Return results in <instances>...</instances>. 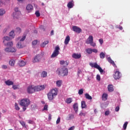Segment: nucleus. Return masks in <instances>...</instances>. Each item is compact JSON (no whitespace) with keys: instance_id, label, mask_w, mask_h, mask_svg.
I'll list each match as a JSON object with an SVG mask.
<instances>
[{"instance_id":"864d4df0","label":"nucleus","mask_w":130,"mask_h":130,"mask_svg":"<svg viewBox=\"0 0 130 130\" xmlns=\"http://www.w3.org/2000/svg\"><path fill=\"white\" fill-rule=\"evenodd\" d=\"M48 105H46L44 106V109L43 110H48Z\"/></svg>"},{"instance_id":"338daca9","label":"nucleus","mask_w":130,"mask_h":130,"mask_svg":"<svg viewBox=\"0 0 130 130\" xmlns=\"http://www.w3.org/2000/svg\"><path fill=\"white\" fill-rule=\"evenodd\" d=\"M53 34H54V31H53V30H52L51 31V35L52 36V35H53Z\"/></svg>"},{"instance_id":"13d9d810","label":"nucleus","mask_w":130,"mask_h":130,"mask_svg":"<svg viewBox=\"0 0 130 130\" xmlns=\"http://www.w3.org/2000/svg\"><path fill=\"white\" fill-rule=\"evenodd\" d=\"M96 80L98 81H100V80H101V78L100 77V75H96Z\"/></svg>"},{"instance_id":"f704fd0d","label":"nucleus","mask_w":130,"mask_h":130,"mask_svg":"<svg viewBox=\"0 0 130 130\" xmlns=\"http://www.w3.org/2000/svg\"><path fill=\"white\" fill-rule=\"evenodd\" d=\"M6 14V11L4 9H0V16H4Z\"/></svg>"},{"instance_id":"0e129e2a","label":"nucleus","mask_w":130,"mask_h":130,"mask_svg":"<svg viewBox=\"0 0 130 130\" xmlns=\"http://www.w3.org/2000/svg\"><path fill=\"white\" fill-rule=\"evenodd\" d=\"M48 119L49 120H51V114H49Z\"/></svg>"},{"instance_id":"49530a36","label":"nucleus","mask_w":130,"mask_h":130,"mask_svg":"<svg viewBox=\"0 0 130 130\" xmlns=\"http://www.w3.org/2000/svg\"><path fill=\"white\" fill-rule=\"evenodd\" d=\"M96 64H97V63H90L89 65L90 66V67H91V68H95L96 69V67H95V66Z\"/></svg>"},{"instance_id":"dca6fc26","label":"nucleus","mask_w":130,"mask_h":130,"mask_svg":"<svg viewBox=\"0 0 130 130\" xmlns=\"http://www.w3.org/2000/svg\"><path fill=\"white\" fill-rule=\"evenodd\" d=\"M60 64H61V66H63V67H68L69 64V62H68V61H67L61 60L60 61Z\"/></svg>"},{"instance_id":"79ce46f5","label":"nucleus","mask_w":130,"mask_h":130,"mask_svg":"<svg viewBox=\"0 0 130 130\" xmlns=\"http://www.w3.org/2000/svg\"><path fill=\"white\" fill-rule=\"evenodd\" d=\"M17 51V49L14 47L10 48V52H16Z\"/></svg>"},{"instance_id":"1a4fd4ad","label":"nucleus","mask_w":130,"mask_h":130,"mask_svg":"<svg viewBox=\"0 0 130 130\" xmlns=\"http://www.w3.org/2000/svg\"><path fill=\"white\" fill-rule=\"evenodd\" d=\"M27 92L29 94H32V93H35V88L34 85L29 86L27 88Z\"/></svg>"},{"instance_id":"e433bc0d","label":"nucleus","mask_w":130,"mask_h":130,"mask_svg":"<svg viewBox=\"0 0 130 130\" xmlns=\"http://www.w3.org/2000/svg\"><path fill=\"white\" fill-rule=\"evenodd\" d=\"M41 76L43 78H45V77L47 76V72L45 71L43 72Z\"/></svg>"},{"instance_id":"7ed1b4c3","label":"nucleus","mask_w":130,"mask_h":130,"mask_svg":"<svg viewBox=\"0 0 130 130\" xmlns=\"http://www.w3.org/2000/svg\"><path fill=\"white\" fill-rule=\"evenodd\" d=\"M30 103H31V102L28 99H24L21 100L20 105L23 107L22 108L23 111H26V109L30 105Z\"/></svg>"},{"instance_id":"de8ad7c7","label":"nucleus","mask_w":130,"mask_h":130,"mask_svg":"<svg viewBox=\"0 0 130 130\" xmlns=\"http://www.w3.org/2000/svg\"><path fill=\"white\" fill-rule=\"evenodd\" d=\"M86 113L81 112L79 114V116H86Z\"/></svg>"},{"instance_id":"9d476101","label":"nucleus","mask_w":130,"mask_h":130,"mask_svg":"<svg viewBox=\"0 0 130 130\" xmlns=\"http://www.w3.org/2000/svg\"><path fill=\"white\" fill-rule=\"evenodd\" d=\"M113 77L115 80H119V79L121 78V73H120L119 71H116L115 72V74L114 75Z\"/></svg>"},{"instance_id":"c756f323","label":"nucleus","mask_w":130,"mask_h":130,"mask_svg":"<svg viewBox=\"0 0 130 130\" xmlns=\"http://www.w3.org/2000/svg\"><path fill=\"white\" fill-rule=\"evenodd\" d=\"M56 84L57 87H60L61 86V84H62V81L58 80L56 81Z\"/></svg>"},{"instance_id":"4be33fe9","label":"nucleus","mask_w":130,"mask_h":130,"mask_svg":"<svg viewBox=\"0 0 130 130\" xmlns=\"http://www.w3.org/2000/svg\"><path fill=\"white\" fill-rule=\"evenodd\" d=\"M70 40H71V38L69 36H68L64 41V44L67 45L69 44V43L70 42Z\"/></svg>"},{"instance_id":"4d7b16f0","label":"nucleus","mask_w":130,"mask_h":130,"mask_svg":"<svg viewBox=\"0 0 130 130\" xmlns=\"http://www.w3.org/2000/svg\"><path fill=\"white\" fill-rule=\"evenodd\" d=\"M38 42L37 41V40L34 41L32 43V45H36V44H37Z\"/></svg>"},{"instance_id":"c85d7f7f","label":"nucleus","mask_w":130,"mask_h":130,"mask_svg":"<svg viewBox=\"0 0 130 130\" xmlns=\"http://www.w3.org/2000/svg\"><path fill=\"white\" fill-rule=\"evenodd\" d=\"M85 96L86 99H88V100H92V96L89 95V93H85Z\"/></svg>"},{"instance_id":"5fc2aeb1","label":"nucleus","mask_w":130,"mask_h":130,"mask_svg":"<svg viewBox=\"0 0 130 130\" xmlns=\"http://www.w3.org/2000/svg\"><path fill=\"white\" fill-rule=\"evenodd\" d=\"M92 52H94V53H97L98 52V50L96 49H92Z\"/></svg>"},{"instance_id":"f3484780","label":"nucleus","mask_w":130,"mask_h":130,"mask_svg":"<svg viewBox=\"0 0 130 130\" xmlns=\"http://www.w3.org/2000/svg\"><path fill=\"white\" fill-rule=\"evenodd\" d=\"M6 85H7V86H12L13 85H14V82L10 80H7L5 82Z\"/></svg>"},{"instance_id":"4c0bfd02","label":"nucleus","mask_w":130,"mask_h":130,"mask_svg":"<svg viewBox=\"0 0 130 130\" xmlns=\"http://www.w3.org/2000/svg\"><path fill=\"white\" fill-rule=\"evenodd\" d=\"M15 109H16L17 111L20 110V107H19V105H18V104L15 103Z\"/></svg>"},{"instance_id":"58836bf2","label":"nucleus","mask_w":130,"mask_h":130,"mask_svg":"<svg viewBox=\"0 0 130 130\" xmlns=\"http://www.w3.org/2000/svg\"><path fill=\"white\" fill-rule=\"evenodd\" d=\"M83 93H84V89L83 88H81L79 90V91H78L79 95H82L83 94Z\"/></svg>"},{"instance_id":"7c9ffc66","label":"nucleus","mask_w":130,"mask_h":130,"mask_svg":"<svg viewBox=\"0 0 130 130\" xmlns=\"http://www.w3.org/2000/svg\"><path fill=\"white\" fill-rule=\"evenodd\" d=\"M9 36L11 38H15V32H14L13 30H12L10 33H9Z\"/></svg>"},{"instance_id":"bb28decb","label":"nucleus","mask_w":130,"mask_h":130,"mask_svg":"<svg viewBox=\"0 0 130 130\" xmlns=\"http://www.w3.org/2000/svg\"><path fill=\"white\" fill-rule=\"evenodd\" d=\"M107 97H108V95L106 93H104L102 95V99L104 101H106L107 100Z\"/></svg>"},{"instance_id":"9b49d317","label":"nucleus","mask_w":130,"mask_h":130,"mask_svg":"<svg viewBox=\"0 0 130 130\" xmlns=\"http://www.w3.org/2000/svg\"><path fill=\"white\" fill-rule=\"evenodd\" d=\"M14 10L15 12L13 13L14 18H19V16H20V15L21 14V12L19 11V8H15Z\"/></svg>"},{"instance_id":"39448f33","label":"nucleus","mask_w":130,"mask_h":130,"mask_svg":"<svg viewBox=\"0 0 130 130\" xmlns=\"http://www.w3.org/2000/svg\"><path fill=\"white\" fill-rule=\"evenodd\" d=\"M60 48H59V46H56L55 48V50H54L53 53L52 54L51 57L52 58H53L54 57H56L57 55L59 54V50Z\"/></svg>"},{"instance_id":"cd10ccee","label":"nucleus","mask_w":130,"mask_h":130,"mask_svg":"<svg viewBox=\"0 0 130 130\" xmlns=\"http://www.w3.org/2000/svg\"><path fill=\"white\" fill-rule=\"evenodd\" d=\"M66 103H68V104H71V102H73V98H70L66 100Z\"/></svg>"},{"instance_id":"774afa93","label":"nucleus","mask_w":130,"mask_h":130,"mask_svg":"<svg viewBox=\"0 0 130 130\" xmlns=\"http://www.w3.org/2000/svg\"><path fill=\"white\" fill-rule=\"evenodd\" d=\"M70 118H74V115H71L70 116Z\"/></svg>"},{"instance_id":"aec40b11","label":"nucleus","mask_w":130,"mask_h":130,"mask_svg":"<svg viewBox=\"0 0 130 130\" xmlns=\"http://www.w3.org/2000/svg\"><path fill=\"white\" fill-rule=\"evenodd\" d=\"M95 69H97L98 70H99L100 73H103L104 71L102 70V68H101V67H100V66L98 64H96L95 65Z\"/></svg>"},{"instance_id":"ddd939ff","label":"nucleus","mask_w":130,"mask_h":130,"mask_svg":"<svg viewBox=\"0 0 130 130\" xmlns=\"http://www.w3.org/2000/svg\"><path fill=\"white\" fill-rule=\"evenodd\" d=\"M81 57L82 55H81V54L73 53L72 54V57L75 59H79V58H81Z\"/></svg>"},{"instance_id":"6ab92c4d","label":"nucleus","mask_w":130,"mask_h":130,"mask_svg":"<svg viewBox=\"0 0 130 130\" xmlns=\"http://www.w3.org/2000/svg\"><path fill=\"white\" fill-rule=\"evenodd\" d=\"M108 90L109 92H113L114 89L113 88V85H109L108 86Z\"/></svg>"},{"instance_id":"6e6552de","label":"nucleus","mask_w":130,"mask_h":130,"mask_svg":"<svg viewBox=\"0 0 130 130\" xmlns=\"http://www.w3.org/2000/svg\"><path fill=\"white\" fill-rule=\"evenodd\" d=\"M42 58V55H37L34 58L32 59V62L34 63H35V62H39L40 60H41V59Z\"/></svg>"},{"instance_id":"603ef678","label":"nucleus","mask_w":130,"mask_h":130,"mask_svg":"<svg viewBox=\"0 0 130 130\" xmlns=\"http://www.w3.org/2000/svg\"><path fill=\"white\" fill-rule=\"evenodd\" d=\"M60 122V117H58L56 120V124H58Z\"/></svg>"},{"instance_id":"393cba45","label":"nucleus","mask_w":130,"mask_h":130,"mask_svg":"<svg viewBox=\"0 0 130 130\" xmlns=\"http://www.w3.org/2000/svg\"><path fill=\"white\" fill-rule=\"evenodd\" d=\"M16 47L17 48H23V47H24V46L22 45V42H19L17 43Z\"/></svg>"},{"instance_id":"e2e57ef3","label":"nucleus","mask_w":130,"mask_h":130,"mask_svg":"<svg viewBox=\"0 0 130 130\" xmlns=\"http://www.w3.org/2000/svg\"><path fill=\"white\" fill-rule=\"evenodd\" d=\"M75 129V126H72L70 128H69L68 130H74Z\"/></svg>"},{"instance_id":"f8f14e48","label":"nucleus","mask_w":130,"mask_h":130,"mask_svg":"<svg viewBox=\"0 0 130 130\" xmlns=\"http://www.w3.org/2000/svg\"><path fill=\"white\" fill-rule=\"evenodd\" d=\"M72 29L74 32L80 34L82 32V29L77 26H73Z\"/></svg>"},{"instance_id":"6e6d98bb","label":"nucleus","mask_w":130,"mask_h":130,"mask_svg":"<svg viewBox=\"0 0 130 130\" xmlns=\"http://www.w3.org/2000/svg\"><path fill=\"white\" fill-rule=\"evenodd\" d=\"M2 68L4 70H6V69H8V66H7V65H2Z\"/></svg>"},{"instance_id":"72a5a7b5","label":"nucleus","mask_w":130,"mask_h":130,"mask_svg":"<svg viewBox=\"0 0 130 130\" xmlns=\"http://www.w3.org/2000/svg\"><path fill=\"white\" fill-rule=\"evenodd\" d=\"M100 57L102 59L105 58V53H103V52H101L100 54Z\"/></svg>"},{"instance_id":"680f3d73","label":"nucleus","mask_w":130,"mask_h":130,"mask_svg":"<svg viewBox=\"0 0 130 130\" xmlns=\"http://www.w3.org/2000/svg\"><path fill=\"white\" fill-rule=\"evenodd\" d=\"M100 44H103V39H100L99 40Z\"/></svg>"},{"instance_id":"0eeeda50","label":"nucleus","mask_w":130,"mask_h":130,"mask_svg":"<svg viewBox=\"0 0 130 130\" xmlns=\"http://www.w3.org/2000/svg\"><path fill=\"white\" fill-rule=\"evenodd\" d=\"M44 89H45V85H44L35 86V92H39V91H42Z\"/></svg>"},{"instance_id":"bf43d9fd","label":"nucleus","mask_w":130,"mask_h":130,"mask_svg":"<svg viewBox=\"0 0 130 130\" xmlns=\"http://www.w3.org/2000/svg\"><path fill=\"white\" fill-rule=\"evenodd\" d=\"M82 74V71L80 69L78 70V72H77V75L78 76H80V74Z\"/></svg>"},{"instance_id":"a19ab883","label":"nucleus","mask_w":130,"mask_h":130,"mask_svg":"<svg viewBox=\"0 0 130 130\" xmlns=\"http://www.w3.org/2000/svg\"><path fill=\"white\" fill-rule=\"evenodd\" d=\"M128 122H125L124 124H123V129H126V127L127 126V124H128Z\"/></svg>"},{"instance_id":"20e7f679","label":"nucleus","mask_w":130,"mask_h":130,"mask_svg":"<svg viewBox=\"0 0 130 130\" xmlns=\"http://www.w3.org/2000/svg\"><path fill=\"white\" fill-rule=\"evenodd\" d=\"M4 40L3 41V43L5 46H8L9 47H12L13 45V42H8V41H10L11 40V38L9 37H5Z\"/></svg>"},{"instance_id":"a18cd8bd","label":"nucleus","mask_w":130,"mask_h":130,"mask_svg":"<svg viewBox=\"0 0 130 130\" xmlns=\"http://www.w3.org/2000/svg\"><path fill=\"white\" fill-rule=\"evenodd\" d=\"M28 123H29V124H35V122L32 120H28Z\"/></svg>"},{"instance_id":"4468645a","label":"nucleus","mask_w":130,"mask_h":130,"mask_svg":"<svg viewBox=\"0 0 130 130\" xmlns=\"http://www.w3.org/2000/svg\"><path fill=\"white\" fill-rule=\"evenodd\" d=\"M75 6V2L74 1H71L69 2L67 5V7L69 9H72Z\"/></svg>"},{"instance_id":"412c9836","label":"nucleus","mask_w":130,"mask_h":130,"mask_svg":"<svg viewBox=\"0 0 130 130\" xmlns=\"http://www.w3.org/2000/svg\"><path fill=\"white\" fill-rule=\"evenodd\" d=\"M18 64L19 67H24L26 64V62L24 60H20L19 61Z\"/></svg>"},{"instance_id":"5701e85b","label":"nucleus","mask_w":130,"mask_h":130,"mask_svg":"<svg viewBox=\"0 0 130 130\" xmlns=\"http://www.w3.org/2000/svg\"><path fill=\"white\" fill-rule=\"evenodd\" d=\"M73 108L75 112H77L79 110V107H78V103H75L73 105Z\"/></svg>"},{"instance_id":"ea45409f","label":"nucleus","mask_w":130,"mask_h":130,"mask_svg":"<svg viewBox=\"0 0 130 130\" xmlns=\"http://www.w3.org/2000/svg\"><path fill=\"white\" fill-rule=\"evenodd\" d=\"M16 31L17 33H18L19 34H20V33H21V32H22V30L21 29V28L20 27H17L16 28Z\"/></svg>"},{"instance_id":"f257e3e1","label":"nucleus","mask_w":130,"mask_h":130,"mask_svg":"<svg viewBox=\"0 0 130 130\" xmlns=\"http://www.w3.org/2000/svg\"><path fill=\"white\" fill-rule=\"evenodd\" d=\"M58 93V89L55 88H53L50 90V91L48 93L47 96L48 99L50 101H52V100L57 96V94Z\"/></svg>"},{"instance_id":"37998d69","label":"nucleus","mask_w":130,"mask_h":130,"mask_svg":"<svg viewBox=\"0 0 130 130\" xmlns=\"http://www.w3.org/2000/svg\"><path fill=\"white\" fill-rule=\"evenodd\" d=\"M12 88L14 90H17V89H19V85H13Z\"/></svg>"},{"instance_id":"8fccbe9b","label":"nucleus","mask_w":130,"mask_h":130,"mask_svg":"<svg viewBox=\"0 0 130 130\" xmlns=\"http://www.w3.org/2000/svg\"><path fill=\"white\" fill-rule=\"evenodd\" d=\"M26 39V36H23L21 39L20 40V42H21L22 41H24Z\"/></svg>"},{"instance_id":"a878e982","label":"nucleus","mask_w":130,"mask_h":130,"mask_svg":"<svg viewBox=\"0 0 130 130\" xmlns=\"http://www.w3.org/2000/svg\"><path fill=\"white\" fill-rule=\"evenodd\" d=\"M19 123L22 125V126L24 127V128H27V126L26 125V122H25V121H20Z\"/></svg>"},{"instance_id":"b1692460","label":"nucleus","mask_w":130,"mask_h":130,"mask_svg":"<svg viewBox=\"0 0 130 130\" xmlns=\"http://www.w3.org/2000/svg\"><path fill=\"white\" fill-rule=\"evenodd\" d=\"M81 108L82 109L87 108V105H86V102L84 101L81 102Z\"/></svg>"},{"instance_id":"423d86ee","label":"nucleus","mask_w":130,"mask_h":130,"mask_svg":"<svg viewBox=\"0 0 130 130\" xmlns=\"http://www.w3.org/2000/svg\"><path fill=\"white\" fill-rule=\"evenodd\" d=\"M88 42H86L87 44H90L91 46H93V47H95L96 46V43L93 42V36H89L88 38Z\"/></svg>"},{"instance_id":"3c124183","label":"nucleus","mask_w":130,"mask_h":130,"mask_svg":"<svg viewBox=\"0 0 130 130\" xmlns=\"http://www.w3.org/2000/svg\"><path fill=\"white\" fill-rule=\"evenodd\" d=\"M6 52H11V49L9 48H6L5 49Z\"/></svg>"},{"instance_id":"a211bd4d","label":"nucleus","mask_w":130,"mask_h":130,"mask_svg":"<svg viewBox=\"0 0 130 130\" xmlns=\"http://www.w3.org/2000/svg\"><path fill=\"white\" fill-rule=\"evenodd\" d=\"M26 9L27 11H33V6L31 4H28L26 6Z\"/></svg>"},{"instance_id":"473e14b6","label":"nucleus","mask_w":130,"mask_h":130,"mask_svg":"<svg viewBox=\"0 0 130 130\" xmlns=\"http://www.w3.org/2000/svg\"><path fill=\"white\" fill-rule=\"evenodd\" d=\"M48 43H49V41H45L44 42L41 44V47H45V45H46V44H48Z\"/></svg>"},{"instance_id":"052dcab7","label":"nucleus","mask_w":130,"mask_h":130,"mask_svg":"<svg viewBox=\"0 0 130 130\" xmlns=\"http://www.w3.org/2000/svg\"><path fill=\"white\" fill-rule=\"evenodd\" d=\"M115 111H116V112L119 111V106H117L115 108Z\"/></svg>"},{"instance_id":"09e8293b","label":"nucleus","mask_w":130,"mask_h":130,"mask_svg":"<svg viewBox=\"0 0 130 130\" xmlns=\"http://www.w3.org/2000/svg\"><path fill=\"white\" fill-rule=\"evenodd\" d=\"M35 108H36V105L33 104L31 105V109H32V110H34Z\"/></svg>"},{"instance_id":"2eb2a0df","label":"nucleus","mask_w":130,"mask_h":130,"mask_svg":"<svg viewBox=\"0 0 130 130\" xmlns=\"http://www.w3.org/2000/svg\"><path fill=\"white\" fill-rule=\"evenodd\" d=\"M107 60H108V61H109V62H110V63L112 64V66H113L114 67L116 68V67H117L116 64H115V63L114 62V61L112 60L111 58L108 57Z\"/></svg>"},{"instance_id":"c9c22d12","label":"nucleus","mask_w":130,"mask_h":130,"mask_svg":"<svg viewBox=\"0 0 130 130\" xmlns=\"http://www.w3.org/2000/svg\"><path fill=\"white\" fill-rule=\"evenodd\" d=\"M85 51H86L87 53L88 54H92V49L91 48H87L85 50Z\"/></svg>"},{"instance_id":"f03ea898","label":"nucleus","mask_w":130,"mask_h":130,"mask_svg":"<svg viewBox=\"0 0 130 130\" xmlns=\"http://www.w3.org/2000/svg\"><path fill=\"white\" fill-rule=\"evenodd\" d=\"M56 74L58 75V76H61V77H66L68 76L69 74V71L67 68H58L56 71Z\"/></svg>"},{"instance_id":"2f4dec72","label":"nucleus","mask_w":130,"mask_h":130,"mask_svg":"<svg viewBox=\"0 0 130 130\" xmlns=\"http://www.w3.org/2000/svg\"><path fill=\"white\" fill-rule=\"evenodd\" d=\"M9 64L11 67H14L15 66V60L14 59H11L9 61Z\"/></svg>"},{"instance_id":"c03bdc74","label":"nucleus","mask_w":130,"mask_h":130,"mask_svg":"<svg viewBox=\"0 0 130 130\" xmlns=\"http://www.w3.org/2000/svg\"><path fill=\"white\" fill-rule=\"evenodd\" d=\"M35 15L38 18L40 17V13L39 12V11H36Z\"/></svg>"},{"instance_id":"69168bd1","label":"nucleus","mask_w":130,"mask_h":130,"mask_svg":"<svg viewBox=\"0 0 130 130\" xmlns=\"http://www.w3.org/2000/svg\"><path fill=\"white\" fill-rule=\"evenodd\" d=\"M105 115H109V111H107L105 112Z\"/></svg>"}]
</instances>
